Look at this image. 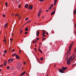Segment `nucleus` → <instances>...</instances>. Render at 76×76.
<instances>
[{
    "instance_id": "1",
    "label": "nucleus",
    "mask_w": 76,
    "mask_h": 76,
    "mask_svg": "<svg viewBox=\"0 0 76 76\" xmlns=\"http://www.w3.org/2000/svg\"><path fill=\"white\" fill-rule=\"evenodd\" d=\"M76 57L75 54H74L71 56L69 57L67 62V64L68 65H70L71 63V60L72 61H73V60L75 59V58Z\"/></svg>"
},
{
    "instance_id": "2",
    "label": "nucleus",
    "mask_w": 76,
    "mask_h": 76,
    "mask_svg": "<svg viewBox=\"0 0 76 76\" xmlns=\"http://www.w3.org/2000/svg\"><path fill=\"white\" fill-rule=\"evenodd\" d=\"M74 43L72 42V44L70 45L69 46V51L67 52L66 54L65 55V56H67L66 58V59H68V58H69V56H68L71 54V53H70V51H71V49H72V48Z\"/></svg>"
},
{
    "instance_id": "3",
    "label": "nucleus",
    "mask_w": 76,
    "mask_h": 76,
    "mask_svg": "<svg viewBox=\"0 0 76 76\" xmlns=\"http://www.w3.org/2000/svg\"><path fill=\"white\" fill-rule=\"evenodd\" d=\"M33 8V6L32 5H30L28 8V9H29V10H31L32 9V8Z\"/></svg>"
},
{
    "instance_id": "4",
    "label": "nucleus",
    "mask_w": 76,
    "mask_h": 76,
    "mask_svg": "<svg viewBox=\"0 0 76 76\" xmlns=\"http://www.w3.org/2000/svg\"><path fill=\"white\" fill-rule=\"evenodd\" d=\"M62 68H63L61 69V70L63 71L65 70L66 69H67V67H64V66H62Z\"/></svg>"
},
{
    "instance_id": "5",
    "label": "nucleus",
    "mask_w": 76,
    "mask_h": 76,
    "mask_svg": "<svg viewBox=\"0 0 76 76\" xmlns=\"http://www.w3.org/2000/svg\"><path fill=\"white\" fill-rule=\"evenodd\" d=\"M14 60L13 58H12V59H10L9 60H8V62L9 63H12V61H13Z\"/></svg>"
},
{
    "instance_id": "6",
    "label": "nucleus",
    "mask_w": 76,
    "mask_h": 76,
    "mask_svg": "<svg viewBox=\"0 0 76 76\" xmlns=\"http://www.w3.org/2000/svg\"><path fill=\"white\" fill-rule=\"evenodd\" d=\"M25 72H22V73L20 75V76H23V75H25Z\"/></svg>"
},
{
    "instance_id": "7",
    "label": "nucleus",
    "mask_w": 76,
    "mask_h": 76,
    "mask_svg": "<svg viewBox=\"0 0 76 76\" xmlns=\"http://www.w3.org/2000/svg\"><path fill=\"white\" fill-rule=\"evenodd\" d=\"M53 4H51L49 7V9H51V8H52V7H53Z\"/></svg>"
},
{
    "instance_id": "8",
    "label": "nucleus",
    "mask_w": 76,
    "mask_h": 76,
    "mask_svg": "<svg viewBox=\"0 0 76 76\" xmlns=\"http://www.w3.org/2000/svg\"><path fill=\"white\" fill-rule=\"evenodd\" d=\"M39 31H38L37 32V31L36 32V34L37 35V36H38V37L39 36Z\"/></svg>"
},
{
    "instance_id": "9",
    "label": "nucleus",
    "mask_w": 76,
    "mask_h": 76,
    "mask_svg": "<svg viewBox=\"0 0 76 76\" xmlns=\"http://www.w3.org/2000/svg\"><path fill=\"white\" fill-rule=\"evenodd\" d=\"M57 0H54V5L55 6L56 4V3H57Z\"/></svg>"
},
{
    "instance_id": "10",
    "label": "nucleus",
    "mask_w": 76,
    "mask_h": 76,
    "mask_svg": "<svg viewBox=\"0 0 76 76\" xmlns=\"http://www.w3.org/2000/svg\"><path fill=\"white\" fill-rule=\"evenodd\" d=\"M28 6H29V5L28 4H26L24 6L25 8H27L28 7Z\"/></svg>"
},
{
    "instance_id": "11",
    "label": "nucleus",
    "mask_w": 76,
    "mask_h": 76,
    "mask_svg": "<svg viewBox=\"0 0 76 76\" xmlns=\"http://www.w3.org/2000/svg\"><path fill=\"white\" fill-rule=\"evenodd\" d=\"M19 65H20V63H18V66H17V68L18 69H19Z\"/></svg>"
},
{
    "instance_id": "12",
    "label": "nucleus",
    "mask_w": 76,
    "mask_h": 76,
    "mask_svg": "<svg viewBox=\"0 0 76 76\" xmlns=\"http://www.w3.org/2000/svg\"><path fill=\"white\" fill-rule=\"evenodd\" d=\"M25 31H28L29 30V29H28V27H27L25 29Z\"/></svg>"
},
{
    "instance_id": "13",
    "label": "nucleus",
    "mask_w": 76,
    "mask_h": 76,
    "mask_svg": "<svg viewBox=\"0 0 76 76\" xmlns=\"http://www.w3.org/2000/svg\"><path fill=\"white\" fill-rule=\"evenodd\" d=\"M16 57L17 59H19V57L18 55H16Z\"/></svg>"
},
{
    "instance_id": "14",
    "label": "nucleus",
    "mask_w": 76,
    "mask_h": 76,
    "mask_svg": "<svg viewBox=\"0 0 76 76\" xmlns=\"http://www.w3.org/2000/svg\"><path fill=\"white\" fill-rule=\"evenodd\" d=\"M59 72H60L61 73H63L64 72L62 70H61L60 69H59Z\"/></svg>"
},
{
    "instance_id": "15",
    "label": "nucleus",
    "mask_w": 76,
    "mask_h": 76,
    "mask_svg": "<svg viewBox=\"0 0 76 76\" xmlns=\"http://www.w3.org/2000/svg\"><path fill=\"white\" fill-rule=\"evenodd\" d=\"M41 13L39 12L38 13V17H39V16H40V15H41Z\"/></svg>"
},
{
    "instance_id": "16",
    "label": "nucleus",
    "mask_w": 76,
    "mask_h": 76,
    "mask_svg": "<svg viewBox=\"0 0 76 76\" xmlns=\"http://www.w3.org/2000/svg\"><path fill=\"white\" fill-rule=\"evenodd\" d=\"M7 63V62L6 61H5L4 63V64L5 66H6V64Z\"/></svg>"
},
{
    "instance_id": "17",
    "label": "nucleus",
    "mask_w": 76,
    "mask_h": 76,
    "mask_svg": "<svg viewBox=\"0 0 76 76\" xmlns=\"http://www.w3.org/2000/svg\"><path fill=\"white\" fill-rule=\"evenodd\" d=\"M7 25H8V24L7 23L6 24H5V26H4L5 28H6V27H7Z\"/></svg>"
},
{
    "instance_id": "18",
    "label": "nucleus",
    "mask_w": 76,
    "mask_h": 76,
    "mask_svg": "<svg viewBox=\"0 0 76 76\" xmlns=\"http://www.w3.org/2000/svg\"><path fill=\"white\" fill-rule=\"evenodd\" d=\"M39 12L40 13H41V12H42V9H40L39 10Z\"/></svg>"
},
{
    "instance_id": "19",
    "label": "nucleus",
    "mask_w": 76,
    "mask_h": 76,
    "mask_svg": "<svg viewBox=\"0 0 76 76\" xmlns=\"http://www.w3.org/2000/svg\"><path fill=\"white\" fill-rule=\"evenodd\" d=\"M55 13V11H54L53 12H51V15H53L54 13Z\"/></svg>"
},
{
    "instance_id": "20",
    "label": "nucleus",
    "mask_w": 76,
    "mask_h": 76,
    "mask_svg": "<svg viewBox=\"0 0 76 76\" xmlns=\"http://www.w3.org/2000/svg\"><path fill=\"white\" fill-rule=\"evenodd\" d=\"M18 19L19 20H20V19H21V16L19 15V16H18Z\"/></svg>"
},
{
    "instance_id": "21",
    "label": "nucleus",
    "mask_w": 76,
    "mask_h": 76,
    "mask_svg": "<svg viewBox=\"0 0 76 76\" xmlns=\"http://www.w3.org/2000/svg\"><path fill=\"white\" fill-rule=\"evenodd\" d=\"M43 59H44V58H43L42 57H41L40 58V60H41V61H42V60H43Z\"/></svg>"
},
{
    "instance_id": "22",
    "label": "nucleus",
    "mask_w": 76,
    "mask_h": 76,
    "mask_svg": "<svg viewBox=\"0 0 76 76\" xmlns=\"http://www.w3.org/2000/svg\"><path fill=\"white\" fill-rule=\"evenodd\" d=\"M5 4L6 7H7V2H6Z\"/></svg>"
},
{
    "instance_id": "23",
    "label": "nucleus",
    "mask_w": 76,
    "mask_h": 76,
    "mask_svg": "<svg viewBox=\"0 0 76 76\" xmlns=\"http://www.w3.org/2000/svg\"><path fill=\"white\" fill-rule=\"evenodd\" d=\"M39 51L41 53V54H42V51H41V50L39 49Z\"/></svg>"
},
{
    "instance_id": "24",
    "label": "nucleus",
    "mask_w": 76,
    "mask_h": 76,
    "mask_svg": "<svg viewBox=\"0 0 76 76\" xmlns=\"http://www.w3.org/2000/svg\"><path fill=\"white\" fill-rule=\"evenodd\" d=\"M16 53H15L12 55V56H16Z\"/></svg>"
},
{
    "instance_id": "25",
    "label": "nucleus",
    "mask_w": 76,
    "mask_h": 76,
    "mask_svg": "<svg viewBox=\"0 0 76 76\" xmlns=\"http://www.w3.org/2000/svg\"><path fill=\"white\" fill-rule=\"evenodd\" d=\"M15 16H19V15L18 14H16L15 15Z\"/></svg>"
},
{
    "instance_id": "26",
    "label": "nucleus",
    "mask_w": 76,
    "mask_h": 76,
    "mask_svg": "<svg viewBox=\"0 0 76 76\" xmlns=\"http://www.w3.org/2000/svg\"><path fill=\"white\" fill-rule=\"evenodd\" d=\"M46 37V36L44 35V33L42 34V37Z\"/></svg>"
},
{
    "instance_id": "27",
    "label": "nucleus",
    "mask_w": 76,
    "mask_h": 76,
    "mask_svg": "<svg viewBox=\"0 0 76 76\" xmlns=\"http://www.w3.org/2000/svg\"><path fill=\"white\" fill-rule=\"evenodd\" d=\"M39 1L40 2H42L44 1V0H39Z\"/></svg>"
},
{
    "instance_id": "28",
    "label": "nucleus",
    "mask_w": 76,
    "mask_h": 76,
    "mask_svg": "<svg viewBox=\"0 0 76 76\" xmlns=\"http://www.w3.org/2000/svg\"><path fill=\"white\" fill-rule=\"evenodd\" d=\"M28 18H26V19H25V20H28Z\"/></svg>"
},
{
    "instance_id": "29",
    "label": "nucleus",
    "mask_w": 76,
    "mask_h": 76,
    "mask_svg": "<svg viewBox=\"0 0 76 76\" xmlns=\"http://www.w3.org/2000/svg\"><path fill=\"white\" fill-rule=\"evenodd\" d=\"M23 31V30H22L20 32V34H22V31Z\"/></svg>"
},
{
    "instance_id": "30",
    "label": "nucleus",
    "mask_w": 76,
    "mask_h": 76,
    "mask_svg": "<svg viewBox=\"0 0 76 76\" xmlns=\"http://www.w3.org/2000/svg\"><path fill=\"white\" fill-rule=\"evenodd\" d=\"M43 34H45V31H43Z\"/></svg>"
},
{
    "instance_id": "31",
    "label": "nucleus",
    "mask_w": 76,
    "mask_h": 76,
    "mask_svg": "<svg viewBox=\"0 0 76 76\" xmlns=\"http://www.w3.org/2000/svg\"><path fill=\"white\" fill-rule=\"evenodd\" d=\"M31 22V20H30V21H29L27 22L26 23H29V22Z\"/></svg>"
},
{
    "instance_id": "32",
    "label": "nucleus",
    "mask_w": 76,
    "mask_h": 76,
    "mask_svg": "<svg viewBox=\"0 0 76 76\" xmlns=\"http://www.w3.org/2000/svg\"><path fill=\"white\" fill-rule=\"evenodd\" d=\"M7 50H5V51H4V53H7Z\"/></svg>"
},
{
    "instance_id": "33",
    "label": "nucleus",
    "mask_w": 76,
    "mask_h": 76,
    "mask_svg": "<svg viewBox=\"0 0 76 76\" xmlns=\"http://www.w3.org/2000/svg\"><path fill=\"white\" fill-rule=\"evenodd\" d=\"M76 14V10L74 11V15Z\"/></svg>"
},
{
    "instance_id": "34",
    "label": "nucleus",
    "mask_w": 76,
    "mask_h": 76,
    "mask_svg": "<svg viewBox=\"0 0 76 76\" xmlns=\"http://www.w3.org/2000/svg\"><path fill=\"white\" fill-rule=\"evenodd\" d=\"M3 55L4 56H5V53H4V52L3 53Z\"/></svg>"
},
{
    "instance_id": "35",
    "label": "nucleus",
    "mask_w": 76,
    "mask_h": 76,
    "mask_svg": "<svg viewBox=\"0 0 76 76\" xmlns=\"http://www.w3.org/2000/svg\"><path fill=\"white\" fill-rule=\"evenodd\" d=\"M3 16L4 17H5V15L4 14H3Z\"/></svg>"
},
{
    "instance_id": "36",
    "label": "nucleus",
    "mask_w": 76,
    "mask_h": 76,
    "mask_svg": "<svg viewBox=\"0 0 76 76\" xmlns=\"http://www.w3.org/2000/svg\"><path fill=\"white\" fill-rule=\"evenodd\" d=\"M45 39V38H43L42 39V41H44Z\"/></svg>"
},
{
    "instance_id": "37",
    "label": "nucleus",
    "mask_w": 76,
    "mask_h": 76,
    "mask_svg": "<svg viewBox=\"0 0 76 76\" xmlns=\"http://www.w3.org/2000/svg\"><path fill=\"white\" fill-rule=\"evenodd\" d=\"M39 38H37V41H38V40H39Z\"/></svg>"
},
{
    "instance_id": "38",
    "label": "nucleus",
    "mask_w": 76,
    "mask_h": 76,
    "mask_svg": "<svg viewBox=\"0 0 76 76\" xmlns=\"http://www.w3.org/2000/svg\"><path fill=\"white\" fill-rule=\"evenodd\" d=\"M12 51L13 52H14V51H15V50L14 49H13L12 50Z\"/></svg>"
},
{
    "instance_id": "39",
    "label": "nucleus",
    "mask_w": 76,
    "mask_h": 76,
    "mask_svg": "<svg viewBox=\"0 0 76 76\" xmlns=\"http://www.w3.org/2000/svg\"><path fill=\"white\" fill-rule=\"evenodd\" d=\"M3 66H4L3 64H2V65H1L0 66L1 67H3Z\"/></svg>"
},
{
    "instance_id": "40",
    "label": "nucleus",
    "mask_w": 76,
    "mask_h": 76,
    "mask_svg": "<svg viewBox=\"0 0 76 76\" xmlns=\"http://www.w3.org/2000/svg\"><path fill=\"white\" fill-rule=\"evenodd\" d=\"M9 67H9V66H8L7 67V69H9Z\"/></svg>"
},
{
    "instance_id": "41",
    "label": "nucleus",
    "mask_w": 76,
    "mask_h": 76,
    "mask_svg": "<svg viewBox=\"0 0 76 76\" xmlns=\"http://www.w3.org/2000/svg\"><path fill=\"white\" fill-rule=\"evenodd\" d=\"M56 64H55L54 65V67H56Z\"/></svg>"
},
{
    "instance_id": "42",
    "label": "nucleus",
    "mask_w": 76,
    "mask_h": 76,
    "mask_svg": "<svg viewBox=\"0 0 76 76\" xmlns=\"http://www.w3.org/2000/svg\"><path fill=\"white\" fill-rule=\"evenodd\" d=\"M19 53H21V51L20 50H19Z\"/></svg>"
},
{
    "instance_id": "43",
    "label": "nucleus",
    "mask_w": 76,
    "mask_h": 76,
    "mask_svg": "<svg viewBox=\"0 0 76 76\" xmlns=\"http://www.w3.org/2000/svg\"><path fill=\"white\" fill-rule=\"evenodd\" d=\"M26 64V62H23V64L24 65H25V64Z\"/></svg>"
},
{
    "instance_id": "44",
    "label": "nucleus",
    "mask_w": 76,
    "mask_h": 76,
    "mask_svg": "<svg viewBox=\"0 0 76 76\" xmlns=\"http://www.w3.org/2000/svg\"><path fill=\"white\" fill-rule=\"evenodd\" d=\"M75 65V64H74L72 65V67H73V66H74Z\"/></svg>"
},
{
    "instance_id": "45",
    "label": "nucleus",
    "mask_w": 76,
    "mask_h": 76,
    "mask_svg": "<svg viewBox=\"0 0 76 76\" xmlns=\"http://www.w3.org/2000/svg\"><path fill=\"white\" fill-rule=\"evenodd\" d=\"M28 34L27 32H26L25 33V34Z\"/></svg>"
},
{
    "instance_id": "46",
    "label": "nucleus",
    "mask_w": 76,
    "mask_h": 76,
    "mask_svg": "<svg viewBox=\"0 0 76 76\" xmlns=\"http://www.w3.org/2000/svg\"><path fill=\"white\" fill-rule=\"evenodd\" d=\"M12 15H14V13H12L11 15L12 16Z\"/></svg>"
},
{
    "instance_id": "47",
    "label": "nucleus",
    "mask_w": 76,
    "mask_h": 76,
    "mask_svg": "<svg viewBox=\"0 0 76 76\" xmlns=\"http://www.w3.org/2000/svg\"><path fill=\"white\" fill-rule=\"evenodd\" d=\"M12 37H13V34L12 33Z\"/></svg>"
},
{
    "instance_id": "48",
    "label": "nucleus",
    "mask_w": 76,
    "mask_h": 76,
    "mask_svg": "<svg viewBox=\"0 0 76 76\" xmlns=\"http://www.w3.org/2000/svg\"><path fill=\"white\" fill-rule=\"evenodd\" d=\"M4 42H6V40L4 39Z\"/></svg>"
},
{
    "instance_id": "49",
    "label": "nucleus",
    "mask_w": 76,
    "mask_h": 76,
    "mask_svg": "<svg viewBox=\"0 0 76 76\" xmlns=\"http://www.w3.org/2000/svg\"><path fill=\"white\" fill-rule=\"evenodd\" d=\"M46 12H48V10H46Z\"/></svg>"
},
{
    "instance_id": "50",
    "label": "nucleus",
    "mask_w": 76,
    "mask_h": 76,
    "mask_svg": "<svg viewBox=\"0 0 76 76\" xmlns=\"http://www.w3.org/2000/svg\"><path fill=\"white\" fill-rule=\"evenodd\" d=\"M10 49H11V48L10 47V48H9V51H10Z\"/></svg>"
},
{
    "instance_id": "51",
    "label": "nucleus",
    "mask_w": 76,
    "mask_h": 76,
    "mask_svg": "<svg viewBox=\"0 0 76 76\" xmlns=\"http://www.w3.org/2000/svg\"><path fill=\"white\" fill-rule=\"evenodd\" d=\"M13 40V39H11V41H12Z\"/></svg>"
},
{
    "instance_id": "52",
    "label": "nucleus",
    "mask_w": 76,
    "mask_h": 76,
    "mask_svg": "<svg viewBox=\"0 0 76 76\" xmlns=\"http://www.w3.org/2000/svg\"><path fill=\"white\" fill-rule=\"evenodd\" d=\"M20 6L19 5V6H18V7H19V8H20Z\"/></svg>"
},
{
    "instance_id": "53",
    "label": "nucleus",
    "mask_w": 76,
    "mask_h": 76,
    "mask_svg": "<svg viewBox=\"0 0 76 76\" xmlns=\"http://www.w3.org/2000/svg\"><path fill=\"white\" fill-rule=\"evenodd\" d=\"M46 34L48 35V33H46Z\"/></svg>"
},
{
    "instance_id": "54",
    "label": "nucleus",
    "mask_w": 76,
    "mask_h": 76,
    "mask_svg": "<svg viewBox=\"0 0 76 76\" xmlns=\"http://www.w3.org/2000/svg\"><path fill=\"white\" fill-rule=\"evenodd\" d=\"M33 43L34 44V43H35V42L34 41L33 42Z\"/></svg>"
},
{
    "instance_id": "55",
    "label": "nucleus",
    "mask_w": 76,
    "mask_h": 76,
    "mask_svg": "<svg viewBox=\"0 0 76 76\" xmlns=\"http://www.w3.org/2000/svg\"><path fill=\"white\" fill-rule=\"evenodd\" d=\"M36 46H37V45H35V47H36Z\"/></svg>"
},
{
    "instance_id": "56",
    "label": "nucleus",
    "mask_w": 76,
    "mask_h": 76,
    "mask_svg": "<svg viewBox=\"0 0 76 76\" xmlns=\"http://www.w3.org/2000/svg\"><path fill=\"white\" fill-rule=\"evenodd\" d=\"M1 69H0V71H1Z\"/></svg>"
},
{
    "instance_id": "57",
    "label": "nucleus",
    "mask_w": 76,
    "mask_h": 76,
    "mask_svg": "<svg viewBox=\"0 0 76 76\" xmlns=\"http://www.w3.org/2000/svg\"><path fill=\"white\" fill-rule=\"evenodd\" d=\"M23 39H22L21 40V41H23Z\"/></svg>"
},
{
    "instance_id": "58",
    "label": "nucleus",
    "mask_w": 76,
    "mask_h": 76,
    "mask_svg": "<svg viewBox=\"0 0 76 76\" xmlns=\"http://www.w3.org/2000/svg\"><path fill=\"white\" fill-rule=\"evenodd\" d=\"M36 49H37L36 48H35L34 49L35 50H36Z\"/></svg>"
},
{
    "instance_id": "59",
    "label": "nucleus",
    "mask_w": 76,
    "mask_h": 76,
    "mask_svg": "<svg viewBox=\"0 0 76 76\" xmlns=\"http://www.w3.org/2000/svg\"><path fill=\"white\" fill-rule=\"evenodd\" d=\"M37 42V39H36V42Z\"/></svg>"
},
{
    "instance_id": "60",
    "label": "nucleus",
    "mask_w": 76,
    "mask_h": 76,
    "mask_svg": "<svg viewBox=\"0 0 76 76\" xmlns=\"http://www.w3.org/2000/svg\"><path fill=\"white\" fill-rule=\"evenodd\" d=\"M39 44H41V43H39Z\"/></svg>"
},
{
    "instance_id": "61",
    "label": "nucleus",
    "mask_w": 76,
    "mask_h": 76,
    "mask_svg": "<svg viewBox=\"0 0 76 76\" xmlns=\"http://www.w3.org/2000/svg\"><path fill=\"white\" fill-rule=\"evenodd\" d=\"M4 39H5V40L6 39V38H5H5H4Z\"/></svg>"
},
{
    "instance_id": "62",
    "label": "nucleus",
    "mask_w": 76,
    "mask_h": 76,
    "mask_svg": "<svg viewBox=\"0 0 76 76\" xmlns=\"http://www.w3.org/2000/svg\"><path fill=\"white\" fill-rule=\"evenodd\" d=\"M47 76H48V74H47Z\"/></svg>"
},
{
    "instance_id": "63",
    "label": "nucleus",
    "mask_w": 76,
    "mask_h": 76,
    "mask_svg": "<svg viewBox=\"0 0 76 76\" xmlns=\"http://www.w3.org/2000/svg\"><path fill=\"white\" fill-rule=\"evenodd\" d=\"M19 6H20V4Z\"/></svg>"
},
{
    "instance_id": "64",
    "label": "nucleus",
    "mask_w": 76,
    "mask_h": 76,
    "mask_svg": "<svg viewBox=\"0 0 76 76\" xmlns=\"http://www.w3.org/2000/svg\"><path fill=\"white\" fill-rule=\"evenodd\" d=\"M75 11H76V9H75Z\"/></svg>"
}]
</instances>
